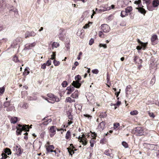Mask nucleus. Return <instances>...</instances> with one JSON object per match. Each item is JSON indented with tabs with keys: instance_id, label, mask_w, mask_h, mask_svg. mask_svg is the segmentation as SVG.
<instances>
[{
	"instance_id": "1",
	"label": "nucleus",
	"mask_w": 159,
	"mask_h": 159,
	"mask_svg": "<svg viewBox=\"0 0 159 159\" xmlns=\"http://www.w3.org/2000/svg\"><path fill=\"white\" fill-rule=\"evenodd\" d=\"M143 3H148L150 0H143ZM134 3L138 5V7L136 8V9L138 10L139 12L143 15L146 13V11L143 8V6L142 5L141 0H138L135 1L134 2Z\"/></svg>"
},
{
	"instance_id": "2",
	"label": "nucleus",
	"mask_w": 159,
	"mask_h": 159,
	"mask_svg": "<svg viewBox=\"0 0 159 159\" xmlns=\"http://www.w3.org/2000/svg\"><path fill=\"white\" fill-rule=\"evenodd\" d=\"M18 128L16 127V133L17 135H21L22 131L25 130L26 131H29V128H28L27 125H23L19 124L18 125Z\"/></svg>"
},
{
	"instance_id": "3",
	"label": "nucleus",
	"mask_w": 159,
	"mask_h": 159,
	"mask_svg": "<svg viewBox=\"0 0 159 159\" xmlns=\"http://www.w3.org/2000/svg\"><path fill=\"white\" fill-rule=\"evenodd\" d=\"M47 96L48 98L46 99V100L51 103H54L55 102H58L60 101L58 97L52 93L48 94Z\"/></svg>"
},
{
	"instance_id": "4",
	"label": "nucleus",
	"mask_w": 159,
	"mask_h": 159,
	"mask_svg": "<svg viewBox=\"0 0 159 159\" xmlns=\"http://www.w3.org/2000/svg\"><path fill=\"white\" fill-rule=\"evenodd\" d=\"M131 133L137 136H141L144 133L143 128L141 127H137L133 129L131 132Z\"/></svg>"
},
{
	"instance_id": "5",
	"label": "nucleus",
	"mask_w": 159,
	"mask_h": 159,
	"mask_svg": "<svg viewBox=\"0 0 159 159\" xmlns=\"http://www.w3.org/2000/svg\"><path fill=\"white\" fill-rule=\"evenodd\" d=\"M90 133H91V139L90 140V146L92 147H93L94 144L96 142V139L97 137V134L94 132H92L90 131Z\"/></svg>"
},
{
	"instance_id": "6",
	"label": "nucleus",
	"mask_w": 159,
	"mask_h": 159,
	"mask_svg": "<svg viewBox=\"0 0 159 159\" xmlns=\"http://www.w3.org/2000/svg\"><path fill=\"white\" fill-rule=\"evenodd\" d=\"M80 143H82L83 145H86L88 144V140L85 135L83 133L82 136H79L78 138Z\"/></svg>"
},
{
	"instance_id": "7",
	"label": "nucleus",
	"mask_w": 159,
	"mask_h": 159,
	"mask_svg": "<svg viewBox=\"0 0 159 159\" xmlns=\"http://www.w3.org/2000/svg\"><path fill=\"white\" fill-rule=\"evenodd\" d=\"M49 132L51 137H52L56 134V131L57 129V127L55 126H52L49 127Z\"/></svg>"
},
{
	"instance_id": "8",
	"label": "nucleus",
	"mask_w": 159,
	"mask_h": 159,
	"mask_svg": "<svg viewBox=\"0 0 159 159\" xmlns=\"http://www.w3.org/2000/svg\"><path fill=\"white\" fill-rule=\"evenodd\" d=\"M45 146L46 150V154H48L50 152H52V151L55 148L53 145H50V143L48 142L47 143Z\"/></svg>"
},
{
	"instance_id": "9",
	"label": "nucleus",
	"mask_w": 159,
	"mask_h": 159,
	"mask_svg": "<svg viewBox=\"0 0 159 159\" xmlns=\"http://www.w3.org/2000/svg\"><path fill=\"white\" fill-rule=\"evenodd\" d=\"M70 146L67 149L70 155L72 156L73 154L75 153V151H77V149L75 148V147L73 146L72 144H70Z\"/></svg>"
},
{
	"instance_id": "10",
	"label": "nucleus",
	"mask_w": 159,
	"mask_h": 159,
	"mask_svg": "<svg viewBox=\"0 0 159 159\" xmlns=\"http://www.w3.org/2000/svg\"><path fill=\"white\" fill-rule=\"evenodd\" d=\"M52 119H48V117H45L42 119V121H43L42 122L39 124L40 126H42L43 125H47L49 123L52 121Z\"/></svg>"
},
{
	"instance_id": "11",
	"label": "nucleus",
	"mask_w": 159,
	"mask_h": 159,
	"mask_svg": "<svg viewBox=\"0 0 159 159\" xmlns=\"http://www.w3.org/2000/svg\"><path fill=\"white\" fill-rule=\"evenodd\" d=\"M110 27L106 24H102L101 26V30L104 33H107L110 31Z\"/></svg>"
},
{
	"instance_id": "12",
	"label": "nucleus",
	"mask_w": 159,
	"mask_h": 159,
	"mask_svg": "<svg viewBox=\"0 0 159 159\" xmlns=\"http://www.w3.org/2000/svg\"><path fill=\"white\" fill-rule=\"evenodd\" d=\"M16 154L18 156H20L22 153L23 150L21 149L20 145H16Z\"/></svg>"
},
{
	"instance_id": "13",
	"label": "nucleus",
	"mask_w": 159,
	"mask_h": 159,
	"mask_svg": "<svg viewBox=\"0 0 159 159\" xmlns=\"http://www.w3.org/2000/svg\"><path fill=\"white\" fill-rule=\"evenodd\" d=\"M8 118L10 120L11 123L13 124L16 123L17 121H19L20 119L18 117L15 116H8Z\"/></svg>"
},
{
	"instance_id": "14",
	"label": "nucleus",
	"mask_w": 159,
	"mask_h": 159,
	"mask_svg": "<svg viewBox=\"0 0 159 159\" xmlns=\"http://www.w3.org/2000/svg\"><path fill=\"white\" fill-rule=\"evenodd\" d=\"M64 31V30L63 29L60 28L59 30V34L58 35L59 39L61 41H63L64 40L66 35L65 34L63 33Z\"/></svg>"
},
{
	"instance_id": "15",
	"label": "nucleus",
	"mask_w": 159,
	"mask_h": 159,
	"mask_svg": "<svg viewBox=\"0 0 159 159\" xmlns=\"http://www.w3.org/2000/svg\"><path fill=\"white\" fill-rule=\"evenodd\" d=\"M36 35V33L34 31H27L25 33V38L26 39L29 37H34Z\"/></svg>"
},
{
	"instance_id": "16",
	"label": "nucleus",
	"mask_w": 159,
	"mask_h": 159,
	"mask_svg": "<svg viewBox=\"0 0 159 159\" xmlns=\"http://www.w3.org/2000/svg\"><path fill=\"white\" fill-rule=\"evenodd\" d=\"M129 13V7H128L125 9V11H122L121 13V16L122 17H124L128 15Z\"/></svg>"
},
{
	"instance_id": "17",
	"label": "nucleus",
	"mask_w": 159,
	"mask_h": 159,
	"mask_svg": "<svg viewBox=\"0 0 159 159\" xmlns=\"http://www.w3.org/2000/svg\"><path fill=\"white\" fill-rule=\"evenodd\" d=\"M71 85L74 87V88L75 87L76 88H79L81 85V84L78 81H73L71 84Z\"/></svg>"
},
{
	"instance_id": "18",
	"label": "nucleus",
	"mask_w": 159,
	"mask_h": 159,
	"mask_svg": "<svg viewBox=\"0 0 159 159\" xmlns=\"http://www.w3.org/2000/svg\"><path fill=\"white\" fill-rule=\"evenodd\" d=\"M20 38H18L15 39L11 45V46L13 48H15L18 44L20 42Z\"/></svg>"
},
{
	"instance_id": "19",
	"label": "nucleus",
	"mask_w": 159,
	"mask_h": 159,
	"mask_svg": "<svg viewBox=\"0 0 159 159\" xmlns=\"http://www.w3.org/2000/svg\"><path fill=\"white\" fill-rule=\"evenodd\" d=\"M75 90L74 87L70 85V86L67 87L66 90L67 91L66 93L67 94H70Z\"/></svg>"
},
{
	"instance_id": "20",
	"label": "nucleus",
	"mask_w": 159,
	"mask_h": 159,
	"mask_svg": "<svg viewBox=\"0 0 159 159\" xmlns=\"http://www.w3.org/2000/svg\"><path fill=\"white\" fill-rule=\"evenodd\" d=\"M157 35H154L152 36L151 39V40L152 45H155L157 44Z\"/></svg>"
},
{
	"instance_id": "21",
	"label": "nucleus",
	"mask_w": 159,
	"mask_h": 159,
	"mask_svg": "<svg viewBox=\"0 0 159 159\" xmlns=\"http://www.w3.org/2000/svg\"><path fill=\"white\" fill-rule=\"evenodd\" d=\"M134 62L135 63H138V64H141L142 63V60L139 58L137 56H135L134 57L133 59Z\"/></svg>"
},
{
	"instance_id": "22",
	"label": "nucleus",
	"mask_w": 159,
	"mask_h": 159,
	"mask_svg": "<svg viewBox=\"0 0 159 159\" xmlns=\"http://www.w3.org/2000/svg\"><path fill=\"white\" fill-rule=\"evenodd\" d=\"M106 124V122L104 121H102L98 125V128L102 130L104 129Z\"/></svg>"
},
{
	"instance_id": "23",
	"label": "nucleus",
	"mask_w": 159,
	"mask_h": 159,
	"mask_svg": "<svg viewBox=\"0 0 159 159\" xmlns=\"http://www.w3.org/2000/svg\"><path fill=\"white\" fill-rule=\"evenodd\" d=\"M79 95V92L78 90H76L74 93L72 94L71 97L73 98H77Z\"/></svg>"
},
{
	"instance_id": "24",
	"label": "nucleus",
	"mask_w": 159,
	"mask_h": 159,
	"mask_svg": "<svg viewBox=\"0 0 159 159\" xmlns=\"http://www.w3.org/2000/svg\"><path fill=\"white\" fill-rule=\"evenodd\" d=\"M146 4L148 9L149 11H152L154 9V7L153 5H152L151 4V0L149 1L148 3H146Z\"/></svg>"
},
{
	"instance_id": "25",
	"label": "nucleus",
	"mask_w": 159,
	"mask_h": 159,
	"mask_svg": "<svg viewBox=\"0 0 159 159\" xmlns=\"http://www.w3.org/2000/svg\"><path fill=\"white\" fill-rule=\"evenodd\" d=\"M35 43H33L30 44H26L25 46V50H28L31 49L32 48L35 46Z\"/></svg>"
},
{
	"instance_id": "26",
	"label": "nucleus",
	"mask_w": 159,
	"mask_h": 159,
	"mask_svg": "<svg viewBox=\"0 0 159 159\" xmlns=\"http://www.w3.org/2000/svg\"><path fill=\"white\" fill-rule=\"evenodd\" d=\"M71 135L70 131L68 130L66 134L65 138L67 140H70L71 138Z\"/></svg>"
},
{
	"instance_id": "27",
	"label": "nucleus",
	"mask_w": 159,
	"mask_h": 159,
	"mask_svg": "<svg viewBox=\"0 0 159 159\" xmlns=\"http://www.w3.org/2000/svg\"><path fill=\"white\" fill-rule=\"evenodd\" d=\"M152 5L154 7H158L159 5V0H153L152 2Z\"/></svg>"
},
{
	"instance_id": "28",
	"label": "nucleus",
	"mask_w": 159,
	"mask_h": 159,
	"mask_svg": "<svg viewBox=\"0 0 159 159\" xmlns=\"http://www.w3.org/2000/svg\"><path fill=\"white\" fill-rule=\"evenodd\" d=\"M60 152V150L57 148H56L55 150H53L52 151V152H54L55 153V155L57 157L59 156V153Z\"/></svg>"
},
{
	"instance_id": "29",
	"label": "nucleus",
	"mask_w": 159,
	"mask_h": 159,
	"mask_svg": "<svg viewBox=\"0 0 159 159\" xmlns=\"http://www.w3.org/2000/svg\"><path fill=\"white\" fill-rule=\"evenodd\" d=\"M66 102L72 103L75 102V100L71 99L70 97H67L66 98L65 100Z\"/></svg>"
},
{
	"instance_id": "30",
	"label": "nucleus",
	"mask_w": 159,
	"mask_h": 159,
	"mask_svg": "<svg viewBox=\"0 0 159 159\" xmlns=\"http://www.w3.org/2000/svg\"><path fill=\"white\" fill-rule=\"evenodd\" d=\"M147 43H142L140 45H141V48H140L139 49H143V50H145L147 46Z\"/></svg>"
},
{
	"instance_id": "31",
	"label": "nucleus",
	"mask_w": 159,
	"mask_h": 159,
	"mask_svg": "<svg viewBox=\"0 0 159 159\" xmlns=\"http://www.w3.org/2000/svg\"><path fill=\"white\" fill-rule=\"evenodd\" d=\"M29 68H26L25 70L23 72V75L24 76H26L30 73Z\"/></svg>"
},
{
	"instance_id": "32",
	"label": "nucleus",
	"mask_w": 159,
	"mask_h": 159,
	"mask_svg": "<svg viewBox=\"0 0 159 159\" xmlns=\"http://www.w3.org/2000/svg\"><path fill=\"white\" fill-rule=\"evenodd\" d=\"M5 153L7 155H11V149L8 148H6L5 149Z\"/></svg>"
},
{
	"instance_id": "33",
	"label": "nucleus",
	"mask_w": 159,
	"mask_h": 159,
	"mask_svg": "<svg viewBox=\"0 0 159 159\" xmlns=\"http://www.w3.org/2000/svg\"><path fill=\"white\" fill-rule=\"evenodd\" d=\"M60 46V44L58 43L54 42L52 44V49H53L54 48H57Z\"/></svg>"
},
{
	"instance_id": "34",
	"label": "nucleus",
	"mask_w": 159,
	"mask_h": 159,
	"mask_svg": "<svg viewBox=\"0 0 159 159\" xmlns=\"http://www.w3.org/2000/svg\"><path fill=\"white\" fill-rule=\"evenodd\" d=\"M107 116V114L106 112H102L101 113L99 116V117L101 118H105Z\"/></svg>"
},
{
	"instance_id": "35",
	"label": "nucleus",
	"mask_w": 159,
	"mask_h": 159,
	"mask_svg": "<svg viewBox=\"0 0 159 159\" xmlns=\"http://www.w3.org/2000/svg\"><path fill=\"white\" fill-rule=\"evenodd\" d=\"M13 61L15 62H19V61L18 59V57L16 56V55H15L13 56L12 59Z\"/></svg>"
},
{
	"instance_id": "36",
	"label": "nucleus",
	"mask_w": 159,
	"mask_h": 159,
	"mask_svg": "<svg viewBox=\"0 0 159 159\" xmlns=\"http://www.w3.org/2000/svg\"><path fill=\"white\" fill-rule=\"evenodd\" d=\"M108 10V9L106 8H104L103 9H100V10L98 9L97 8L96 9V11L97 12L101 13L102 12H103L106 11Z\"/></svg>"
},
{
	"instance_id": "37",
	"label": "nucleus",
	"mask_w": 159,
	"mask_h": 159,
	"mask_svg": "<svg viewBox=\"0 0 159 159\" xmlns=\"http://www.w3.org/2000/svg\"><path fill=\"white\" fill-rule=\"evenodd\" d=\"M104 153L105 155L111 157V153H110V151L109 149H107L106 150L104 151Z\"/></svg>"
},
{
	"instance_id": "38",
	"label": "nucleus",
	"mask_w": 159,
	"mask_h": 159,
	"mask_svg": "<svg viewBox=\"0 0 159 159\" xmlns=\"http://www.w3.org/2000/svg\"><path fill=\"white\" fill-rule=\"evenodd\" d=\"M98 35L101 38H105L104 34H103V31L102 30L99 32Z\"/></svg>"
},
{
	"instance_id": "39",
	"label": "nucleus",
	"mask_w": 159,
	"mask_h": 159,
	"mask_svg": "<svg viewBox=\"0 0 159 159\" xmlns=\"http://www.w3.org/2000/svg\"><path fill=\"white\" fill-rule=\"evenodd\" d=\"M5 90V87L3 86L0 88V96L3 94Z\"/></svg>"
},
{
	"instance_id": "40",
	"label": "nucleus",
	"mask_w": 159,
	"mask_h": 159,
	"mask_svg": "<svg viewBox=\"0 0 159 159\" xmlns=\"http://www.w3.org/2000/svg\"><path fill=\"white\" fill-rule=\"evenodd\" d=\"M75 79L76 80V81H78L79 82L80 80L81 79V77L80 75H78L75 76Z\"/></svg>"
},
{
	"instance_id": "41",
	"label": "nucleus",
	"mask_w": 159,
	"mask_h": 159,
	"mask_svg": "<svg viewBox=\"0 0 159 159\" xmlns=\"http://www.w3.org/2000/svg\"><path fill=\"white\" fill-rule=\"evenodd\" d=\"M130 114L132 115H137L138 114V111L137 110H134L131 111L130 112Z\"/></svg>"
},
{
	"instance_id": "42",
	"label": "nucleus",
	"mask_w": 159,
	"mask_h": 159,
	"mask_svg": "<svg viewBox=\"0 0 159 159\" xmlns=\"http://www.w3.org/2000/svg\"><path fill=\"white\" fill-rule=\"evenodd\" d=\"M56 52H52V54L51 55V57L50 58L52 60H55L56 58Z\"/></svg>"
},
{
	"instance_id": "43",
	"label": "nucleus",
	"mask_w": 159,
	"mask_h": 159,
	"mask_svg": "<svg viewBox=\"0 0 159 159\" xmlns=\"http://www.w3.org/2000/svg\"><path fill=\"white\" fill-rule=\"evenodd\" d=\"M68 84L66 81H64L61 84V85L63 87H65L67 86Z\"/></svg>"
},
{
	"instance_id": "44",
	"label": "nucleus",
	"mask_w": 159,
	"mask_h": 159,
	"mask_svg": "<svg viewBox=\"0 0 159 159\" xmlns=\"http://www.w3.org/2000/svg\"><path fill=\"white\" fill-rule=\"evenodd\" d=\"M10 105V102L8 101H7L4 103V107H7Z\"/></svg>"
},
{
	"instance_id": "45",
	"label": "nucleus",
	"mask_w": 159,
	"mask_h": 159,
	"mask_svg": "<svg viewBox=\"0 0 159 159\" xmlns=\"http://www.w3.org/2000/svg\"><path fill=\"white\" fill-rule=\"evenodd\" d=\"M53 63L54 65L56 66H59L60 64V62L59 61H58L56 60H54L53 61Z\"/></svg>"
},
{
	"instance_id": "46",
	"label": "nucleus",
	"mask_w": 159,
	"mask_h": 159,
	"mask_svg": "<svg viewBox=\"0 0 159 159\" xmlns=\"http://www.w3.org/2000/svg\"><path fill=\"white\" fill-rule=\"evenodd\" d=\"M92 24V22H89V23L88 24H86L83 27V28L84 29H86V28H88L89 27V24Z\"/></svg>"
},
{
	"instance_id": "47",
	"label": "nucleus",
	"mask_w": 159,
	"mask_h": 159,
	"mask_svg": "<svg viewBox=\"0 0 159 159\" xmlns=\"http://www.w3.org/2000/svg\"><path fill=\"white\" fill-rule=\"evenodd\" d=\"M99 46L100 47H103L104 48H106L107 47L106 44H103L102 43H100Z\"/></svg>"
},
{
	"instance_id": "48",
	"label": "nucleus",
	"mask_w": 159,
	"mask_h": 159,
	"mask_svg": "<svg viewBox=\"0 0 159 159\" xmlns=\"http://www.w3.org/2000/svg\"><path fill=\"white\" fill-rule=\"evenodd\" d=\"M122 145L123 146H124L125 148H127L128 147V144L125 142H122Z\"/></svg>"
},
{
	"instance_id": "49",
	"label": "nucleus",
	"mask_w": 159,
	"mask_h": 159,
	"mask_svg": "<svg viewBox=\"0 0 159 159\" xmlns=\"http://www.w3.org/2000/svg\"><path fill=\"white\" fill-rule=\"evenodd\" d=\"M148 114L149 116L151 118H153L155 117V115L152 112H149Z\"/></svg>"
},
{
	"instance_id": "50",
	"label": "nucleus",
	"mask_w": 159,
	"mask_h": 159,
	"mask_svg": "<svg viewBox=\"0 0 159 159\" xmlns=\"http://www.w3.org/2000/svg\"><path fill=\"white\" fill-rule=\"evenodd\" d=\"M113 16L112 15H110L107 18V20L111 21L113 19Z\"/></svg>"
},
{
	"instance_id": "51",
	"label": "nucleus",
	"mask_w": 159,
	"mask_h": 159,
	"mask_svg": "<svg viewBox=\"0 0 159 159\" xmlns=\"http://www.w3.org/2000/svg\"><path fill=\"white\" fill-rule=\"evenodd\" d=\"M92 72L93 74H98V73L99 71L98 69H95L92 70Z\"/></svg>"
},
{
	"instance_id": "52",
	"label": "nucleus",
	"mask_w": 159,
	"mask_h": 159,
	"mask_svg": "<svg viewBox=\"0 0 159 159\" xmlns=\"http://www.w3.org/2000/svg\"><path fill=\"white\" fill-rule=\"evenodd\" d=\"M120 126V124L119 123H115L114 125V129L117 128L118 127Z\"/></svg>"
},
{
	"instance_id": "53",
	"label": "nucleus",
	"mask_w": 159,
	"mask_h": 159,
	"mask_svg": "<svg viewBox=\"0 0 159 159\" xmlns=\"http://www.w3.org/2000/svg\"><path fill=\"white\" fill-rule=\"evenodd\" d=\"M73 123V121H72V120H68V122L67 123V125L66 126V127H68V126H69L71 124Z\"/></svg>"
},
{
	"instance_id": "54",
	"label": "nucleus",
	"mask_w": 159,
	"mask_h": 159,
	"mask_svg": "<svg viewBox=\"0 0 159 159\" xmlns=\"http://www.w3.org/2000/svg\"><path fill=\"white\" fill-rule=\"evenodd\" d=\"M51 62H52V61H51L48 60L47 61L46 63L45 64H46V65H47V66H49L51 65Z\"/></svg>"
},
{
	"instance_id": "55",
	"label": "nucleus",
	"mask_w": 159,
	"mask_h": 159,
	"mask_svg": "<svg viewBox=\"0 0 159 159\" xmlns=\"http://www.w3.org/2000/svg\"><path fill=\"white\" fill-rule=\"evenodd\" d=\"M2 157H3L5 159H6L7 157V154H6L5 153H2Z\"/></svg>"
},
{
	"instance_id": "56",
	"label": "nucleus",
	"mask_w": 159,
	"mask_h": 159,
	"mask_svg": "<svg viewBox=\"0 0 159 159\" xmlns=\"http://www.w3.org/2000/svg\"><path fill=\"white\" fill-rule=\"evenodd\" d=\"M129 89V87L128 86H127V87H126V90H125L126 93V96L127 97L129 96L128 89Z\"/></svg>"
},
{
	"instance_id": "57",
	"label": "nucleus",
	"mask_w": 159,
	"mask_h": 159,
	"mask_svg": "<svg viewBox=\"0 0 159 159\" xmlns=\"http://www.w3.org/2000/svg\"><path fill=\"white\" fill-rule=\"evenodd\" d=\"M82 55V52H79V55L77 58L78 60H79L80 59V56H81Z\"/></svg>"
},
{
	"instance_id": "58",
	"label": "nucleus",
	"mask_w": 159,
	"mask_h": 159,
	"mask_svg": "<svg viewBox=\"0 0 159 159\" xmlns=\"http://www.w3.org/2000/svg\"><path fill=\"white\" fill-rule=\"evenodd\" d=\"M94 43V39H91L89 42V44L90 45H92Z\"/></svg>"
},
{
	"instance_id": "59",
	"label": "nucleus",
	"mask_w": 159,
	"mask_h": 159,
	"mask_svg": "<svg viewBox=\"0 0 159 159\" xmlns=\"http://www.w3.org/2000/svg\"><path fill=\"white\" fill-rule=\"evenodd\" d=\"M13 107H8L7 108L6 111H11L13 110Z\"/></svg>"
},
{
	"instance_id": "60",
	"label": "nucleus",
	"mask_w": 159,
	"mask_h": 159,
	"mask_svg": "<svg viewBox=\"0 0 159 159\" xmlns=\"http://www.w3.org/2000/svg\"><path fill=\"white\" fill-rule=\"evenodd\" d=\"M46 64L44 63L42 65L41 68L43 69H45L46 68Z\"/></svg>"
},
{
	"instance_id": "61",
	"label": "nucleus",
	"mask_w": 159,
	"mask_h": 159,
	"mask_svg": "<svg viewBox=\"0 0 159 159\" xmlns=\"http://www.w3.org/2000/svg\"><path fill=\"white\" fill-rule=\"evenodd\" d=\"M115 7V6L114 5H112L111 6V7H108V10H110L111 9H113Z\"/></svg>"
},
{
	"instance_id": "62",
	"label": "nucleus",
	"mask_w": 159,
	"mask_h": 159,
	"mask_svg": "<svg viewBox=\"0 0 159 159\" xmlns=\"http://www.w3.org/2000/svg\"><path fill=\"white\" fill-rule=\"evenodd\" d=\"M84 116L86 117H88V118H90L91 119L92 116L88 114H84Z\"/></svg>"
},
{
	"instance_id": "63",
	"label": "nucleus",
	"mask_w": 159,
	"mask_h": 159,
	"mask_svg": "<svg viewBox=\"0 0 159 159\" xmlns=\"http://www.w3.org/2000/svg\"><path fill=\"white\" fill-rule=\"evenodd\" d=\"M68 118L70 120H73V116L71 115H69L68 116Z\"/></svg>"
},
{
	"instance_id": "64",
	"label": "nucleus",
	"mask_w": 159,
	"mask_h": 159,
	"mask_svg": "<svg viewBox=\"0 0 159 159\" xmlns=\"http://www.w3.org/2000/svg\"><path fill=\"white\" fill-rule=\"evenodd\" d=\"M121 104V102L120 101H118L117 102L116 104H115V106L116 105L117 106H119Z\"/></svg>"
}]
</instances>
